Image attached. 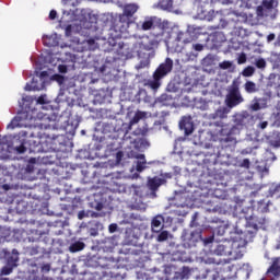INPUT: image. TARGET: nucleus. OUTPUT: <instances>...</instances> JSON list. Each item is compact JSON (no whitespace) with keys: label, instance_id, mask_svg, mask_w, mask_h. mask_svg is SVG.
Here are the masks:
<instances>
[{"label":"nucleus","instance_id":"nucleus-1","mask_svg":"<svg viewBox=\"0 0 280 280\" xmlns=\"http://www.w3.org/2000/svg\"><path fill=\"white\" fill-rule=\"evenodd\" d=\"M246 119H248L247 114H234L233 115V126L222 125L219 130L220 141L223 143H235L237 141V135H240V128L246 126Z\"/></svg>","mask_w":280,"mask_h":280},{"label":"nucleus","instance_id":"nucleus-2","mask_svg":"<svg viewBox=\"0 0 280 280\" xmlns=\"http://www.w3.org/2000/svg\"><path fill=\"white\" fill-rule=\"evenodd\" d=\"M174 69V60L166 58L153 72V79L145 80L143 86H148L151 91H159L161 89V80L172 73Z\"/></svg>","mask_w":280,"mask_h":280},{"label":"nucleus","instance_id":"nucleus-3","mask_svg":"<svg viewBox=\"0 0 280 280\" xmlns=\"http://www.w3.org/2000/svg\"><path fill=\"white\" fill-rule=\"evenodd\" d=\"M240 104H244V96L240 90V82L233 80L228 89V94L225 95V105L228 108H235L240 106Z\"/></svg>","mask_w":280,"mask_h":280},{"label":"nucleus","instance_id":"nucleus-4","mask_svg":"<svg viewBox=\"0 0 280 280\" xmlns=\"http://www.w3.org/2000/svg\"><path fill=\"white\" fill-rule=\"evenodd\" d=\"M278 5H279V0H262L261 5L257 7V14L258 16L276 19Z\"/></svg>","mask_w":280,"mask_h":280},{"label":"nucleus","instance_id":"nucleus-5","mask_svg":"<svg viewBox=\"0 0 280 280\" xmlns=\"http://www.w3.org/2000/svg\"><path fill=\"white\" fill-rule=\"evenodd\" d=\"M49 78V73L47 71H42L38 75L39 84H36L38 82L37 78H33L32 84L27 83L25 85V91H43L45 89V79Z\"/></svg>","mask_w":280,"mask_h":280},{"label":"nucleus","instance_id":"nucleus-6","mask_svg":"<svg viewBox=\"0 0 280 280\" xmlns=\"http://www.w3.org/2000/svg\"><path fill=\"white\" fill-rule=\"evenodd\" d=\"M264 224H266V217L264 214H259V215L252 214L247 219V225L250 229H254V231H259V229H261Z\"/></svg>","mask_w":280,"mask_h":280},{"label":"nucleus","instance_id":"nucleus-7","mask_svg":"<svg viewBox=\"0 0 280 280\" xmlns=\"http://www.w3.org/2000/svg\"><path fill=\"white\" fill-rule=\"evenodd\" d=\"M214 255L231 257L233 255V244L231 242H223L214 249Z\"/></svg>","mask_w":280,"mask_h":280},{"label":"nucleus","instance_id":"nucleus-8","mask_svg":"<svg viewBox=\"0 0 280 280\" xmlns=\"http://www.w3.org/2000/svg\"><path fill=\"white\" fill-rule=\"evenodd\" d=\"M264 108H268V100L264 97H255L249 105V110H252V113H257V110H261Z\"/></svg>","mask_w":280,"mask_h":280},{"label":"nucleus","instance_id":"nucleus-9","mask_svg":"<svg viewBox=\"0 0 280 280\" xmlns=\"http://www.w3.org/2000/svg\"><path fill=\"white\" fill-rule=\"evenodd\" d=\"M130 25V16L126 15V13H122L119 15V20L116 24L113 25L114 32H122V30H126Z\"/></svg>","mask_w":280,"mask_h":280},{"label":"nucleus","instance_id":"nucleus-10","mask_svg":"<svg viewBox=\"0 0 280 280\" xmlns=\"http://www.w3.org/2000/svg\"><path fill=\"white\" fill-rule=\"evenodd\" d=\"M163 222H165V218H163V215H155L151 221V231L153 233H161V231H163L164 228Z\"/></svg>","mask_w":280,"mask_h":280},{"label":"nucleus","instance_id":"nucleus-11","mask_svg":"<svg viewBox=\"0 0 280 280\" xmlns=\"http://www.w3.org/2000/svg\"><path fill=\"white\" fill-rule=\"evenodd\" d=\"M165 183H167L165 178L154 176L153 178L148 179L147 185L149 189L154 192L159 190V187H161V185H165Z\"/></svg>","mask_w":280,"mask_h":280},{"label":"nucleus","instance_id":"nucleus-12","mask_svg":"<svg viewBox=\"0 0 280 280\" xmlns=\"http://www.w3.org/2000/svg\"><path fill=\"white\" fill-rule=\"evenodd\" d=\"M179 128L182 130H185V135H191V132H194V122H191V117L190 116L182 117L179 121Z\"/></svg>","mask_w":280,"mask_h":280},{"label":"nucleus","instance_id":"nucleus-13","mask_svg":"<svg viewBox=\"0 0 280 280\" xmlns=\"http://www.w3.org/2000/svg\"><path fill=\"white\" fill-rule=\"evenodd\" d=\"M3 253L7 257L8 266H13L14 268H16V264H19V250L13 249L12 254H10L8 249H3Z\"/></svg>","mask_w":280,"mask_h":280},{"label":"nucleus","instance_id":"nucleus-14","mask_svg":"<svg viewBox=\"0 0 280 280\" xmlns=\"http://www.w3.org/2000/svg\"><path fill=\"white\" fill-rule=\"evenodd\" d=\"M266 140L273 147L280 148V131H272L269 136H265Z\"/></svg>","mask_w":280,"mask_h":280},{"label":"nucleus","instance_id":"nucleus-15","mask_svg":"<svg viewBox=\"0 0 280 280\" xmlns=\"http://www.w3.org/2000/svg\"><path fill=\"white\" fill-rule=\"evenodd\" d=\"M229 113H231V108L226 107H219L213 114L212 119H226L229 117Z\"/></svg>","mask_w":280,"mask_h":280},{"label":"nucleus","instance_id":"nucleus-16","mask_svg":"<svg viewBox=\"0 0 280 280\" xmlns=\"http://www.w3.org/2000/svg\"><path fill=\"white\" fill-rule=\"evenodd\" d=\"M210 38L213 44L221 45L222 43H226V35L223 32L217 31L210 35Z\"/></svg>","mask_w":280,"mask_h":280},{"label":"nucleus","instance_id":"nucleus-17","mask_svg":"<svg viewBox=\"0 0 280 280\" xmlns=\"http://www.w3.org/2000/svg\"><path fill=\"white\" fill-rule=\"evenodd\" d=\"M270 207V200L266 201V199H262L257 202V211L260 213V215H264V213H268Z\"/></svg>","mask_w":280,"mask_h":280},{"label":"nucleus","instance_id":"nucleus-18","mask_svg":"<svg viewBox=\"0 0 280 280\" xmlns=\"http://www.w3.org/2000/svg\"><path fill=\"white\" fill-rule=\"evenodd\" d=\"M136 159H138L139 161L137 162V165H136V172H143V170H145V166L148 164V162L145 161V155L144 154H138L136 156Z\"/></svg>","mask_w":280,"mask_h":280},{"label":"nucleus","instance_id":"nucleus-19","mask_svg":"<svg viewBox=\"0 0 280 280\" xmlns=\"http://www.w3.org/2000/svg\"><path fill=\"white\" fill-rule=\"evenodd\" d=\"M137 10H139V7L137 4H126L124 7V14H126V16L132 18L135 16Z\"/></svg>","mask_w":280,"mask_h":280},{"label":"nucleus","instance_id":"nucleus-20","mask_svg":"<svg viewBox=\"0 0 280 280\" xmlns=\"http://www.w3.org/2000/svg\"><path fill=\"white\" fill-rule=\"evenodd\" d=\"M85 246L84 242L77 241L69 246V250L70 253H80V250H84Z\"/></svg>","mask_w":280,"mask_h":280},{"label":"nucleus","instance_id":"nucleus-21","mask_svg":"<svg viewBox=\"0 0 280 280\" xmlns=\"http://www.w3.org/2000/svg\"><path fill=\"white\" fill-rule=\"evenodd\" d=\"M268 272H271V275H273L275 277H279V275H280V262H279L278 258L273 260L272 265L268 269Z\"/></svg>","mask_w":280,"mask_h":280},{"label":"nucleus","instance_id":"nucleus-22","mask_svg":"<svg viewBox=\"0 0 280 280\" xmlns=\"http://www.w3.org/2000/svg\"><path fill=\"white\" fill-rule=\"evenodd\" d=\"M271 198H280V184H272L269 188Z\"/></svg>","mask_w":280,"mask_h":280},{"label":"nucleus","instance_id":"nucleus-23","mask_svg":"<svg viewBox=\"0 0 280 280\" xmlns=\"http://www.w3.org/2000/svg\"><path fill=\"white\" fill-rule=\"evenodd\" d=\"M143 117H145L144 112H137L129 122L130 126H135V124H139V121H141V119H143Z\"/></svg>","mask_w":280,"mask_h":280},{"label":"nucleus","instance_id":"nucleus-24","mask_svg":"<svg viewBox=\"0 0 280 280\" xmlns=\"http://www.w3.org/2000/svg\"><path fill=\"white\" fill-rule=\"evenodd\" d=\"M246 93H257V84L253 81H247L244 85Z\"/></svg>","mask_w":280,"mask_h":280},{"label":"nucleus","instance_id":"nucleus-25","mask_svg":"<svg viewBox=\"0 0 280 280\" xmlns=\"http://www.w3.org/2000/svg\"><path fill=\"white\" fill-rule=\"evenodd\" d=\"M153 27H154V20H152V18L145 20L141 25V30H143V32H148Z\"/></svg>","mask_w":280,"mask_h":280},{"label":"nucleus","instance_id":"nucleus-26","mask_svg":"<svg viewBox=\"0 0 280 280\" xmlns=\"http://www.w3.org/2000/svg\"><path fill=\"white\" fill-rule=\"evenodd\" d=\"M85 47H88V49L90 51H95V49H97V47H100V45L97 44V42H95V39L90 38V39L85 40Z\"/></svg>","mask_w":280,"mask_h":280},{"label":"nucleus","instance_id":"nucleus-27","mask_svg":"<svg viewBox=\"0 0 280 280\" xmlns=\"http://www.w3.org/2000/svg\"><path fill=\"white\" fill-rule=\"evenodd\" d=\"M21 126V117L15 116L11 122L7 126L8 129L14 130V128H19Z\"/></svg>","mask_w":280,"mask_h":280},{"label":"nucleus","instance_id":"nucleus-28","mask_svg":"<svg viewBox=\"0 0 280 280\" xmlns=\"http://www.w3.org/2000/svg\"><path fill=\"white\" fill-rule=\"evenodd\" d=\"M215 62V57L213 55H208L202 59L203 67H211Z\"/></svg>","mask_w":280,"mask_h":280},{"label":"nucleus","instance_id":"nucleus-29","mask_svg":"<svg viewBox=\"0 0 280 280\" xmlns=\"http://www.w3.org/2000/svg\"><path fill=\"white\" fill-rule=\"evenodd\" d=\"M179 275L180 279H189V277H191V268L183 267Z\"/></svg>","mask_w":280,"mask_h":280},{"label":"nucleus","instance_id":"nucleus-30","mask_svg":"<svg viewBox=\"0 0 280 280\" xmlns=\"http://www.w3.org/2000/svg\"><path fill=\"white\" fill-rule=\"evenodd\" d=\"M269 62L273 65H279L280 62V52H272L271 56L268 58Z\"/></svg>","mask_w":280,"mask_h":280},{"label":"nucleus","instance_id":"nucleus-31","mask_svg":"<svg viewBox=\"0 0 280 280\" xmlns=\"http://www.w3.org/2000/svg\"><path fill=\"white\" fill-rule=\"evenodd\" d=\"M168 237H170V232H167V231H162V232H160V234L158 235V242H167V240H168Z\"/></svg>","mask_w":280,"mask_h":280},{"label":"nucleus","instance_id":"nucleus-32","mask_svg":"<svg viewBox=\"0 0 280 280\" xmlns=\"http://www.w3.org/2000/svg\"><path fill=\"white\" fill-rule=\"evenodd\" d=\"M13 270H14V266L8 265V262H7V266H4V267L1 269V275H4V276L12 275V271H13Z\"/></svg>","mask_w":280,"mask_h":280},{"label":"nucleus","instance_id":"nucleus-33","mask_svg":"<svg viewBox=\"0 0 280 280\" xmlns=\"http://www.w3.org/2000/svg\"><path fill=\"white\" fill-rule=\"evenodd\" d=\"M255 74V68H253V67H250V66H248L247 68H245L244 70H243V75H244V78H250L252 75H254Z\"/></svg>","mask_w":280,"mask_h":280},{"label":"nucleus","instance_id":"nucleus-34","mask_svg":"<svg viewBox=\"0 0 280 280\" xmlns=\"http://www.w3.org/2000/svg\"><path fill=\"white\" fill-rule=\"evenodd\" d=\"M113 130H115V127L113 126V124H108V122L103 124V132L105 135H107V132H113Z\"/></svg>","mask_w":280,"mask_h":280},{"label":"nucleus","instance_id":"nucleus-35","mask_svg":"<svg viewBox=\"0 0 280 280\" xmlns=\"http://www.w3.org/2000/svg\"><path fill=\"white\" fill-rule=\"evenodd\" d=\"M255 66L257 67V69H266V59L264 58L256 59Z\"/></svg>","mask_w":280,"mask_h":280},{"label":"nucleus","instance_id":"nucleus-36","mask_svg":"<svg viewBox=\"0 0 280 280\" xmlns=\"http://www.w3.org/2000/svg\"><path fill=\"white\" fill-rule=\"evenodd\" d=\"M27 137H34V133L25 130L19 132V139H27Z\"/></svg>","mask_w":280,"mask_h":280},{"label":"nucleus","instance_id":"nucleus-37","mask_svg":"<svg viewBox=\"0 0 280 280\" xmlns=\"http://www.w3.org/2000/svg\"><path fill=\"white\" fill-rule=\"evenodd\" d=\"M135 195L139 198H143V187L141 186H133Z\"/></svg>","mask_w":280,"mask_h":280},{"label":"nucleus","instance_id":"nucleus-38","mask_svg":"<svg viewBox=\"0 0 280 280\" xmlns=\"http://www.w3.org/2000/svg\"><path fill=\"white\" fill-rule=\"evenodd\" d=\"M220 69H231V67H233V63L231 61H222L220 65H219Z\"/></svg>","mask_w":280,"mask_h":280},{"label":"nucleus","instance_id":"nucleus-39","mask_svg":"<svg viewBox=\"0 0 280 280\" xmlns=\"http://www.w3.org/2000/svg\"><path fill=\"white\" fill-rule=\"evenodd\" d=\"M245 62H246V54L241 52L237 58V65H245Z\"/></svg>","mask_w":280,"mask_h":280},{"label":"nucleus","instance_id":"nucleus-40","mask_svg":"<svg viewBox=\"0 0 280 280\" xmlns=\"http://www.w3.org/2000/svg\"><path fill=\"white\" fill-rule=\"evenodd\" d=\"M226 25H229V22H226L223 19H220V23L218 24V26L214 27V30H224V27H226Z\"/></svg>","mask_w":280,"mask_h":280},{"label":"nucleus","instance_id":"nucleus-41","mask_svg":"<svg viewBox=\"0 0 280 280\" xmlns=\"http://www.w3.org/2000/svg\"><path fill=\"white\" fill-rule=\"evenodd\" d=\"M241 167H244L245 170H250V160L244 159L241 163Z\"/></svg>","mask_w":280,"mask_h":280},{"label":"nucleus","instance_id":"nucleus-42","mask_svg":"<svg viewBox=\"0 0 280 280\" xmlns=\"http://www.w3.org/2000/svg\"><path fill=\"white\" fill-rule=\"evenodd\" d=\"M119 229V225H117V223H112L108 226V232L109 233H117V230Z\"/></svg>","mask_w":280,"mask_h":280},{"label":"nucleus","instance_id":"nucleus-43","mask_svg":"<svg viewBox=\"0 0 280 280\" xmlns=\"http://www.w3.org/2000/svg\"><path fill=\"white\" fill-rule=\"evenodd\" d=\"M258 130H266L268 128V120L260 121L257 125Z\"/></svg>","mask_w":280,"mask_h":280},{"label":"nucleus","instance_id":"nucleus-44","mask_svg":"<svg viewBox=\"0 0 280 280\" xmlns=\"http://www.w3.org/2000/svg\"><path fill=\"white\" fill-rule=\"evenodd\" d=\"M198 220V212H195L191 217L190 226H198V223L196 222Z\"/></svg>","mask_w":280,"mask_h":280},{"label":"nucleus","instance_id":"nucleus-45","mask_svg":"<svg viewBox=\"0 0 280 280\" xmlns=\"http://www.w3.org/2000/svg\"><path fill=\"white\" fill-rule=\"evenodd\" d=\"M26 151H27V148H25L24 144L16 147L18 154H25Z\"/></svg>","mask_w":280,"mask_h":280},{"label":"nucleus","instance_id":"nucleus-46","mask_svg":"<svg viewBox=\"0 0 280 280\" xmlns=\"http://www.w3.org/2000/svg\"><path fill=\"white\" fill-rule=\"evenodd\" d=\"M192 49H195V51H202L205 49V45H202V44H192Z\"/></svg>","mask_w":280,"mask_h":280},{"label":"nucleus","instance_id":"nucleus-47","mask_svg":"<svg viewBox=\"0 0 280 280\" xmlns=\"http://www.w3.org/2000/svg\"><path fill=\"white\" fill-rule=\"evenodd\" d=\"M272 80H277V74L271 73L269 75L268 86H275V83H272Z\"/></svg>","mask_w":280,"mask_h":280},{"label":"nucleus","instance_id":"nucleus-48","mask_svg":"<svg viewBox=\"0 0 280 280\" xmlns=\"http://www.w3.org/2000/svg\"><path fill=\"white\" fill-rule=\"evenodd\" d=\"M72 32H73V26H71V24L66 26V30H65L66 36H71Z\"/></svg>","mask_w":280,"mask_h":280},{"label":"nucleus","instance_id":"nucleus-49","mask_svg":"<svg viewBox=\"0 0 280 280\" xmlns=\"http://www.w3.org/2000/svg\"><path fill=\"white\" fill-rule=\"evenodd\" d=\"M44 45L46 47H54V43H51V37H47L44 39Z\"/></svg>","mask_w":280,"mask_h":280},{"label":"nucleus","instance_id":"nucleus-50","mask_svg":"<svg viewBox=\"0 0 280 280\" xmlns=\"http://www.w3.org/2000/svg\"><path fill=\"white\" fill-rule=\"evenodd\" d=\"M214 233H217V235H224V226H218Z\"/></svg>","mask_w":280,"mask_h":280},{"label":"nucleus","instance_id":"nucleus-51","mask_svg":"<svg viewBox=\"0 0 280 280\" xmlns=\"http://www.w3.org/2000/svg\"><path fill=\"white\" fill-rule=\"evenodd\" d=\"M183 36H185V34L179 33L177 36V40H183V43H185L187 45V43H191V39H183Z\"/></svg>","mask_w":280,"mask_h":280},{"label":"nucleus","instance_id":"nucleus-52","mask_svg":"<svg viewBox=\"0 0 280 280\" xmlns=\"http://www.w3.org/2000/svg\"><path fill=\"white\" fill-rule=\"evenodd\" d=\"M56 16H58V12H56V10H51V11L49 12V19H50V21L56 20Z\"/></svg>","mask_w":280,"mask_h":280},{"label":"nucleus","instance_id":"nucleus-53","mask_svg":"<svg viewBox=\"0 0 280 280\" xmlns=\"http://www.w3.org/2000/svg\"><path fill=\"white\" fill-rule=\"evenodd\" d=\"M0 145H8V136H0Z\"/></svg>","mask_w":280,"mask_h":280},{"label":"nucleus","instance_id":"nucleus-54","mask_svg":"<svg viewBox=\"0 0 280 280\" xmlns=\"http://www.w3.org/2000/svg\"><path fill=\"white\" fill-rule=\"evenodd\" d=\"M275 38H277V35H275V33H270V34L267 36V42H268V43H272V40H275Z\"/></svg>","mask_w":280,"mask_h":280},{"label":"nucleus","instance_id":"nucleus-55","mask_svg":"<svg viewBox=\"0 0 280 280\" xmlns=\"http://www.w3.org/2000/svg\"><path fill=\"white\" fill-rule=\"evenodd\" d=\"M34 165H32V164H28L27 166H26V172H27V174H32L33 172H34Z\"/></svg>","mask_w":280,"mask_h":280},{"label":"nucleus","instance_id":"nucleus-56","mask_svg":"<svg viewBox=\"0 0 280 280\" xmlns=\"http://www.w3.org/2000/svg\"><path fill=\"white\" fill-rule=\"evenodd\" d=\"M150 47H145L148 51H151V49H153V46L156 45V40H150Z\"/></svg>","mask_w":280,"mask_h":280},{"label":"nucleus","instance_id":"nucleus-57","mask_svg":"<svg viewBox=\"0 0 280 280\" xmlns=\"http://www.w3.org/2000/svg\"><path fill=\"white\" fill-rule=\"evenodd\" d=\"M27 240H28V242H38V240H40V237H35V238H34V236L30 235V236L27 237Z\"/></svg>","mask_w":280,"mask_h":280},{"label":"nucleus","instance_id":"nucleus-58","mask_svg":"<svg viewBox=\"0 0 280 280\" xmlns=\"http://www.w3.org/2000/svg\"><path fill=\"white\" fill-rule=\"evenodd\" d=\"M212 242H213V236L205 238V244H212Z\"/></svg>","mask_w":280,"mask_h":280},{"label":"nucleus","instance_id":"nucleus-59","mask_svg":"<svg viewBox=\"0 0 280 280\" xmlns=\"http://www.w3.org/2000/svg\"><path fill=\"white\" fill-rule=\"evenodd\" d=\"M140 145H150V142L145 139H140Z\"/></svg>","mask_w":280,"mask_h":280},{"label":"nucleus","instance_id":"nucleus-60","mask_svg":"<svg viewBox=\"0 0 280 280\" xmlns=\"http://www.w3.org/2000/svg\"><path fill=\"white\" fill-rule=\"evenodd\" d=\"M84 215H85L84 211H80V212L78 213V219H79V220H83V219H84Z\"/></svg>","mask_w":280,"mask_h":280},{"label":"nucleus","instance_id":"nucleus-61","mask_svg":"<svg viewBox=\"0 0 280 280\" xmlns=\"http://www.w3.org/2000/svg\"><path fill=\"white\" fill-rule=\"evenodd\" d=\"M59 71H60V73H67V67L59 66Z\"/></svg>","mask_w":280,"mask_h":280},{"label":"nucleus","instance_id":"nucleus-62","mask_svg":"<svg viewBox=\"0 0 280 280\" xmlns=\"http://www.w3.org/2000/svg\"><path fill=\"white\" fill-rule=\"evenodd\" d=\"M37 104H45V97L39 96V97L37 98Z\"/></svg>","mask_w":280,"mask_h":280},{"label":"nucleus","instance_id":"nucleus-63","mask_svg":"<svg viewBox=\"0 0 280 280\" xmlns=\"http://www.w3.org/2000/svg\"><path fill=\"white\" fill-rule=\"evenodd\" d=\"M276 93L278 97H280V84L276 86Z\"/></svg>","mask_w":280,"mask_h":280},{"label":"nucleus","instance_id":"nucleus-64","mask_svg":"<svg viewBox=\"0 0 280 280\" xmlns=\"http://www.w3.org/2000/svg\"><path fill=\"white\" fill-rule=\"evenodd\" d=\"M161 100L163 101V100H167V94H163L162 96H161Z\"/></svg>","mask_w":280,"mask_h":280}]
</instances>
